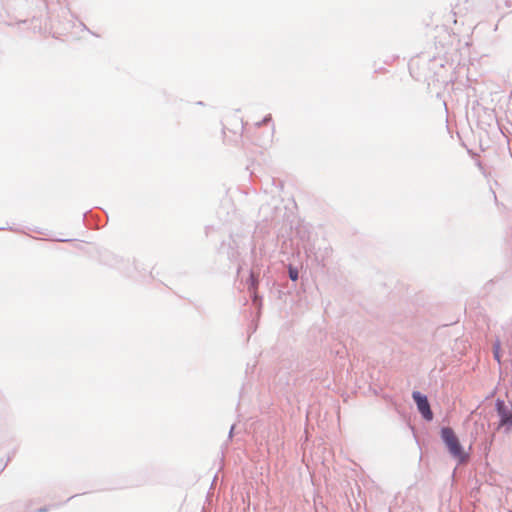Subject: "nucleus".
Here are the masks:
<instances>
[{
    "instance_id": "nucleus-1",
    "label": "nucleus",
    "mask_w": 512,
    "mask_h": 512,
    "mask_svg": "<svg viewBox=\"0 0 512 512\" xmlns=\"http://www.w3.org/2000/svg\"><path fill=\"white\" fill-rule=\"evenodd\" d=\"M441 437L447 446L450 454L460 460L464 459V452L459 439L455 435L454 431L449 427H444L441 430Z\"/></svg>"
},
{
    "instance_id": "nucleus-2",
    "label": "nucleus",
    "mask_w": 512,
    "mask_h": 512,
    "mask_svg": "<svg viewBox=\"0 0 512 512\" xmlns=\"http://www.w3.org/2000/svg\"><path fill=\"white\" fill-rule=\"evenodd\" d=\"M412 396L423 418H425L427 421H431L433 419V413L430 409V404L427 397L418 391L413 392Z\"/></svg>"
},
{
    "instance_id": "nucleus-3",
    "label": "nucleus",
    "mask_w": 512,
    "mask_h": 512,
    "mask_svg": "<svg viewBox=\"0 0 512 512\" xmlns=\"http://www.w3.org/2000/svg\"><path fill=\"white\" fill-rule=\"evenodd\" d=\"M496 408L500 417L499 426H512V406L506 405L503 400L498 399Z\"/></svg>"
},
{
    "instance_id": "nucleus-4",
    "label": "nucleus",
    "mask_w": 512,
    "mask_h": 512,
    "mask_svg": "<svg viewBox=\"0 0 512 512\" xmlns=\"http://www.w3.org/2000/svg\"><path fill=\"white\" fill-rule=\"evenodd\" d=\"M493 354L494 358L497 360L498 363L501 361V355H500V342L497 341L493 346Z\"/></svg>"
},
{
    "instance_id": "nucleus-5",
    "label": "nucleus",
    "mask_w": 512,
    "mask_h": 512,
    "mask_svg": "<svg viewBox=\"0 0 512 512\" xmlns=\"http://www.w3.org/2000/svg\"><path fill=\"white\" fill-rule=\"evenodd\" d=\"M289 275H290V278L294 281L297 280V278H298V272L296 270L290 269Z\"/></svg>"
}]
</instances>
